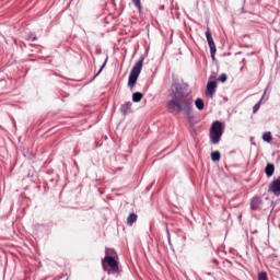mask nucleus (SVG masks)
<instances>
[{"mask_svg":"<svg viewBox=\"0 0 280 280\" xmlns=\"http://www.w3.org/2000/svg\"><path fill=\"white\" fill-rule=\"evenodd\" d=\"M143 100V94L141 92H135L132 94V102L139 103Z\"/></svg>","mask_w":280,"mask_h":280,"instance_id":"obj_12","label":"nucleus"},{"mask_svg":"<svg viewBox=\"0 0 280 280\" xmlns=\"http://www.w3.org/2000/svg\"><path fill=\"white\" fill-rule=\"evenodd\" d=\"M138 10H141V0H131Z\"/></svg>","mask_w":280,"mask_h":280,"instance_id":"obj_18","label":"nucleus"},{"mask_svg":"<svg viewBox=\"0 0 280 280\" xmlns=\"http://www.w3.org/2000/svg\"><path fill=\"white\" fill-rule=\"evenodd\" d=\"M226 80H229V77L226 75V73H222V74L219 77V81H220V82H226Z\"/></svg>","mask_w":280,"mask_h":280,"instance_id":"obj_19","label":"nucleus"},{"mask_svg":"<svg viewBox=\"0 0 280 280\" xmlns=\"http://www.w3.org/2000/svg\"><path fill=\"white\" fill-rule=\"evenodd\" d=\"M262 201L260 197H254L250 201V209L253 211H259L261 209Z\"/></svg>","mask_w":280,"mask_h":280,"instance_id":"obj_7","label":"nucleus"},{"mask_svg":"<svg viewBox=\"0 0 280 280\" xmlns=\"http://www.w3.org/2000/svg\"><path fill=\"white\" fill-rule=\"evenodd\" d=\"M120 113L121 115L126 116L128 113H132V103L131 102H126L120 106Z\"/></svg>","mask_w":280,"mask_h":280,"instance_id":"obj_8","label":"nucleus"},{"mask_svg":"<svg viewBox=\"0 0 280 280\" xmlns=\"http://www.w3.org/2000/svg\"><path fill=\"white\" fill-rule=\"evenodd\" d=\"M262 141H266V143H270L272 141V133L270 131H267L262 135Z\"/></svg>","mask_w":280,"mask_h":280,"instance_id":"obj_14","label":"nucleus"},{"mask_svg":"<svg viewBox=\"0 0 280 280\" xmlns=\"http://www.w3.org/2000/svg\"><path fill=\"white\" fill-rule=\"evenodd\" d=\"M137 222V214L136 213H130L129 217L127 218V224L129 226H132Z\"/></svg>","mask_w":280,"mask_h":280,"instance_id":"obj_11","label":"nucleus"},{"mask_svg":"<svg viewBox=\"0 0 280 280\" xmlns=\"http://www.w3.org/2000/svg\"><path fill=\"white\" fill-rule=\"evenodd\" d=\"M166 234H167L168 244H172V238L170 236V230H166Z\"/></svg>","mask_w":280,"mask_h":280,"instance_id":"obj_20","label":"nucleus"},{"mask_svg":"<svg viewBox=\"0 0 280 280\" xmlns=\"http://www.w3.org/2000/svg\"><path fill=\"white\" fill-rule=\"evenodd\" d=\"M106 61H107V60H105V62H104L103 66L101 67L98 73H102V69H104V68L106 67Z\"/></svg>","mask_w":280,"mask_h":280,"instance_id":"obj_21","label":"nucleus"},{"mask_svg":"<svg viewBox=\"0 0 280 280\" xmlns=\"http://www.w3.org/2000/svg\"><path fill=\"white\" fill-rule=\"evenodd\" d=\"M258 280H268V273L261 271L260 273H258Z\"/></svg>","mask_w":280,"mask_h":280,"instance_id":"obj_16","label":"nucleus"},{"mask_svg":"<svg viewBox=\"0 0 280 280\" xmlns=\"http://www.w3.org/2000/svg\"><path fill=\"white\" fill-rule=\"evenodd\" d=\"M264 97H266V91H265L261 100L253 106L254 114L257 113L259 110V108H261V102H264Z\"/></svg>","mask_w":280,"mask_h":280,"instance_id":"obj_13","label":"nucleus"},{"mask_svg":"<svg viewBox=\"0 0 280 280\" xmlns=\"http://www.w3.org/2000/svg\"><path fill=\"white\" fill-rule=\"evenodd\" d=\"M108 250L106 249V256L102 260V266L104 272L110 275V272H119V262L115 260V257L108 255Z\"/></svg>","mask_w":280,"mask_h":280,"instance_id":"obj_4","label":"nucleus"},{"mask_svg":"<svg viewBox=\"0 0 280 280\" xmlns=\"http://www.w3.org/2000/svg\"><path fill=\"white\" fill-rule=\"evenodd\" d=\"M27 40H31V43H34L35 40H38V37H36V35H34V34H28L27 35Z\"/></svg>","mask_w":280,"mask_h":280,"instance_id":"obj_17","label":"nucleus"},{"mask_svg":"<svg viewBox=\"0 0 280 280\" xmlns=\"http://www.w3.org/2000/svg\"><path fill=\"white\" fill-rule=\"evenodd\" d=\"M143 60H145V57L141 56L130 71L128 86L131 91L135 89V84H137L139 75H141V69H143Z\"/></svg>","mask_w":280,"mask_h":280,"instance_id":"obj_3","label":"nucleus"},{"mask_svg":"<svg viewBox=\"0 0 280 280\" xmlns=\"http://www.w3.org/2000/svg\"><path fill=\"white\" fill-rule=\"evenodd\" d=\"M220 159H221V154H220V151H214V152H212L211 153V160L212 161H220Z\"/></svg>","mask_w":280,"mask_h":280,"instance_id":"obj_15","label":"nucleus"},{"mask_svg":"<svg viewBox=\"0 0 280 280\" xmlns=\"http://www.w3.org/2000/svg\"><path fill=\"white\" fill-rule=\"evenodd\" d=\"M215 86H218V83L215 81H209L206 86V95L207 97H213L215 94Z\"/></svg>","mask_w":280,"mask_h":280,"instance_id":"obj_6","label":"nucleus"},{"mask_svg":"<svg viewBox=\"0 0 280 280\" xmlns=\"http://www.w3.org/2000/svg\"><path fill=\"white\" fill-rule=\"evenodd\" d=\"M195 106L198 110H205V101H202V98H197L195 101Z\"/></svg>","mask_w":280,"mask_h":280,"instance_id":"obj_10","label":"nucleus"},{"mask_svg":"<svg viewBox=\"0 0 280 280\" xmlns=\"http://www.w3.org/2000/svg\"><path fill=\"white\" fill-rule=\"evenodd\" d=\"M265 174L268 178L275 174V164H267L265 167Z\"/></svg>","mask_w":280,"mask_h":280,"instance_id":"obj_9","label":"nucleus"},{"mask_svg":"<svg viewBox=\"0 0 280 280\" xmlns=\"http://www.w3.org/2000/svg\"><path fill=\"white\" fill-rule=\"evenodd\" d=\"M206 38L210 47L211 58H215L217 48H215V43L213 42V36L211 35V31L208 30L206 32Z\"/></svg>","mask_w":280,"mask_h":280,"instance_id":"obj_5","label":"nucleus"},{"mask_svg":"<svg viewBox=\"0 0 280 280\" xmlns=\"http://www.w3.org/2000/svg\"><path fill=\"white\" fill-rule=\"evenodd\" d=\"M171 100L166 108L171 115H180L184 113L188 121H194V100L189 96V85L175 82L171 86Z\"/></svg>","mask_w":280,"mask_h":280,"instance_id":"obj_1","label":"nucleus"},{"mask_svg":"<svg viewBox=\"0 0 280 280\" xmlns=\"http://www.w3.org/2000/svg\"><path fill=\"white\" fill-rule=\"evenodd\" d=\"M222 135H224V125L220 120H215L210 128V142L213 145H218L222 141Z\"/></svg>","mask_w":280,"mask_h":280,"instance_id":"obj_2","label":"nucleus"}]
</instances>
